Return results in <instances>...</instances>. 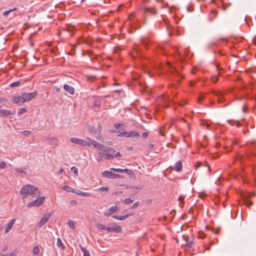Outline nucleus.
Instances as JSON below:
<instances>
[{
  "mask_svg": "<svg viewBox=\"0 0 256 256\" xmlns=\"http://www.w3.org/2000/svg\"><path fill=\"white\" fill-rule=\"evenodd\" d=\"M1 256H16V252H10L4 254H2Z\"/></svg>",
  "mask_w": 256,
  "mask_h": 256,
  "instance_id": "36",
  "label": "nucleus"
},
{
  "mask_svg": "<svg viewBox=\"0 0 256 256\" xmlns=\"http://www.w3.org/2000/svg\"><path fill=\"white\" fill-rule=\"evenodd\" d=\"M47 140L50 144L55 146H58V140L54 136H49Z\"/></svg>",
  "mask_w": 256,
  "mask_h": 256,
  "instance_id": "13",
  "label": "nucleus"
},
{
  "mask_svg": "<svg viewBox=\"0 0 256 256\" xmlns=\"http://www.w3.org/2000/svg\"><path fill=\"white\" fill-rule=\"evenodd\" d=\"M142 136L144 138H146L148 136V134L146 132H144Z\"/></svg>",
  "mask_w": 256,
  "mask_h": 256,
  "instance_id": "49",
  "label": "nucleus"
},
{
  "mask_svg": "<svg viewBox=\"0 0 256 256\" xmlns=\"http://www.w3.org/2000/svg\"><path fill=\"white\" fill-rule=\"evenodd\" d=\"M64 172V170L62 168H60L57 172L58 174H62Z\"/></svg>",
  "mask_w": 256,
  "mask_h": 256,
  "instance_id": "46",
  "label": "nucleus"
},
{
  "mask_svg": "<svg viewBox=\"0 0 256 256\" xmlns=\"http://www.w3.org/2000/svg\"><path fill=\"white\" fill-rule=\"evenodd\" d=\"M81 250L83 252V256H90V254L88 250L85 248L80 246Z\"/></svg>",
  "mask_w": 256,
  "mask_h": 256,
  "instance_id": "23",
  "label": "nucleus"
},
{
  "mask_svg": "<svg viewBox=\"0 0 256 256\" xmlns=\"http://www.w3.org/2000/svg\"><path fill=\"white\" fill-rule=\"evenodd\" d=\"M96 139L99 140H100V141H102V136H98L96 138Z\"/></svg>",
  "mask_w": 256,
  "mask_h": 256,
  "instance_id": "48",
  "label": "nucleus"
},
{
  "mask_svg": "<svg viewBox=\"0 0 256 256\" xmlns=\"http://www.w3.org/2000/svg\"><path fill=\"white\" fill-rule=\"evenodd\" d=\"M110 170L116 172H126L128 174H130L132 173V171L131 170L125 168V169H121V168H111Z\"/></svg>",
  "mask_w": 256,
  "mask_h": 256,
  "instance_id": "14",
  "label": "nucleus"
},
{
  "mask_svg": "<svg viewBox=\"0 0 256 256\" xmlns=\"http://www.w3.org/2000/svg\"><path fill=\"white\" fill-rule=\"evenodd\" d=\"M102 176L104 178H118L120 176L118 174H114L112 172L108 170H105L102 172Z\"/></svg>",
  "mask_w": 256,
  "mask_h": 256,
  "instance_id": "8",
  "label": "nucleus"
},
{
  "mask_svg": "<svg viewBox=\"0 0 256 256\" xmlns=\"http://www.w3.org/2000/svg\"><path fill=\"white\" fill-rule=\"evenodd\" d=\"M149 2L148 0H146L144 2V7L143 8V10L145 13H150L152 14H156V10L154 8L150 6V4L148 3Z\"/></svg>",
  "mask_w": 256,
  "mask_h": 256,
  "instance_id": "4",
  "label": "nucleus"
},
{
  "mask_svg": "<svg viewBox=\"0 0 256 256\" xmlns=\"http://www.w3.org/2000/svg\"><path fill=\"white\" fill-rule=\"evenodd\" d=\"M12 101L14 103L16 104H18L24 103L22 94L20 96L18 95V96H14L13 98Z\"/></svg>",
  "mask_w": 256,
  "mask_h": 256,
  "instance_id": "11",
  "label": "nucleus"
},
{
  "mask_svg": "<svg viewBox=\"0 0 256 256\" xmlns=\"http://www.w3.org/2000/svg\"><path fill=\"white\" fill-rule=\"evenodd\" d=\"M122 126V124H116L114 125V127L116 128H118L120 126Z\"/></svg>",
  "mask_w": 256,
  "mask_h": 256,
  "instance_id": "47",
  "label": "nucleus"
},
{
  "mask_svg": "<svg viewBox=\"0 0 256 256\" xmlns=\"http://www.w3.org/2000/svg\"><path fill=\"white\" fill-rule=\"evenodd\" d=\"M206 237V234L202 232H199L198 234V238H204Z\"/></svg>",
  "mask_w": 256,
  "mask_h": 256,
  "instance_id": "38",
  "label": "nucleus"
},
{
  "mask_svg": "<svg viewBox=\"0 0 256 256\" xmlns=\"http://www.w3.org/2000/svg\"><path fill=\"white\" fill-rule=\"evenodd\" d=\"M56 245L58 248H60L62 250H64V244L60 238H57Z\"/></svg>",
  "mask_w": 256,
  "mask_h": 256,
  "instance_id": "24",
  "label": "nucleus"
},
{
  "mask_svg": "<svg viewBox=\"0 0 256 256\" xmlns=\"http://www.w3.org/2000/svg\"><path fill=\"white\" fill-rule=\"evenodd\" d=\"M62 189L68 192L74 193L75 192V190L73 188L67 185L64 186H62Z\"/></svg>",
  "mask_w": 256,
  "mask_h": 256,
  "instance_id": "20",
  "label": "nucleus"
},
{
  "mask_svg": "<svg viewBox=\"0 0 256 256\" xmlns=\"http://www.w3.org/2000/svg\"><path fill=\"white\" fill-rule=\"evenodd\" d=\"M202 125L206 124V126L207 128H208H208H209L210 125H209L208 124H206V122H204V123H202Z\"/></svg>",
  "mask_w": 256,
  "mask_h": 256,
  "instance_id": "50",
  "label": "nucleus"
},
{
  "mask_svg": "<svg viewBox=\"0 0 256 256\" xmlns=\"http://www.w3.org/2000/svg\"><path fill=\"white\" fill-rule=\"evenodd\" d=\"M7 100H8L6 98H0V102H6Z\"/></svg>",
  "mask_w": 256,
  "mask_h": 256,
  "instance_id": "44",
  "label": "nucleus"
},
{
  "mask_svg": "<svg viewBox=\"0 0 256 256\" xmlns=\"http://www.w3.org/2000/svg\"><path fill=\"white\" fill-rule=\"evenodd\" d=\"M181 196L179 197V200H180Z\"/></svg>",
  "mask_w": 256,
  "mask_h": 256,
  "instance_id": "57",
  "label": "nucleus"
},
{
  "mask_svg": "<svg viewBox=\"0 0 256 256\" xmlns=\"http://www.w3.org/2000/svg\"><path fill=\"white\" fill-rule=\"evenodd\" d=\"M134 50L136 51V53H138V50H137L136 48V49Z\"/></svg>",
  "mask_w": 256,
  "mask_h": 256,
  "instance_id": "55",
  "label": "nucleus"
},
{
  "mask_svg": "<svg viewBox=\"0 0 256 256\" xmlns=\"http://www.w3.org/2000/svg\"><path fill=\"white\" fill-rule=\"evenodd\" d=\"M16 8H14V9H12V10H6L4 12H3V15L4 16H8L10 12L14 11V10H16Z\"/></svg>",
  "mask_w": 256,
  "mask_h": 256,
  "instance_id": "32",
  "label": "nucleus"
},
{
  "mask_svg": "<svg viewBox=\"0 0 256 256\" xmlns=\"http://www.w3.org/2000/svg\"><path fill=\"white\" fill-rule=\"evenodd\" d=\"M174 169L176 172H180L182 169V163L181 161L177 162L174 166Z\"/></svg>",
  "mask_w": 256,
  "mask_h": 256,
  "instance_id": "18",
  "label": "nucleus"
},
{
  "mask_svg": "<svg viewBox=\"0 0 256 256\" xmlns=\"http://www.w3.org/2000/svg\"><path fill=\"white\" fill-rule=\"evenodd\" d=\"M40 252V248L39 247L37 246H36L34 247L33 250H32V254L34 255H37Z\"/></svg>",
  "mask_w": 256,
  "mask_h": 256,
  "instance_id": "26",
  "label": "nucleus"
},
{
  "mask_svg": "<svg viewBox=\"0 0 256 256\" xmlns=\"http://www.w3.org/2000/svg\"><path fill=\"white\" fill-rule=\"evenodd\" d=\"M74 194L80 195V196H90V193L84 192L80 190H75Z\"/></svg>",
  "mask_w": 256,
  "mask_h": 256,
  "instance_id": "21",
  "label": "nucleus"
},
{
  "mask_svg": "<svg viewBox=\"0 0 256 256\" xmlns=\"http://www.w3.org/2000/svg\"><path fill=\"white\" fill-rule=\"evenodd\" d=\"M182 54H181V52L179 51V50L178 52V59L182 61L183 60L182 58Z\"/></svg>",
  "mask_w": 256,
  "mask_h": 256,
  "instance_id": "39",
  "label": "nucleus"
},
{
  "mask_svg": "<svg viewBox=\"0 0 256 256\" xmlns=\"http://www.w3.org/2000/svg\"><path fill=\"white\" fill-rule=\"evenodd\" d=\"M168 66H170L171 68V70H170V72L172 73H174V72H176V73L179 75V73L178 72H176V68L175 66H173L171 65V64L170 63V62H168Z\"/></svg>",
  "mask_w": 256,
  "mask_h": 256,
  "instance_id": "27",
  "label": "nucleus"
},
{
  "mask_svg": "<svg viewBox=\"0 0 256 256\" xmlns=\"http://www.w3.org/2000/svg\"><path fill=\"white\" fill-rule=\"evenodd\" d=\"M186 246L189 248H190L192 246V242H187L186 243Z\"/></svg>",
  "mask_w": 256,
  "mask_h": 256,
  "instance_id": "41",
  "label": "nucleus"
},
{
  "mask_svg": "<svg viewBox=\"0 0 256 256\" xmlns=\"http://www.w3.org/2000/svg\"><path fill=\"white\" fill-rule=\"evenodd\" d=\"M44 199V196H38L34 201L28 203L27 206L28 208H30L32 206H41L43 204Z\"/></svg>",
  "mask_w": 256,
  "mask_h": 256,
  "instance_id": "3",
  "label": "nucleus"
},
{
  "mask_svg": "<svg viewBox=\"0 0 256 256\" xmlns=\"http://www.w3.org/2000/svg\"><path fill=\"white\" fill-rule=\"evenodd\" d=\"M26 112V108H19L18 111V116H20Z\"/></svg>",
  "mask_w": 256,
  "mask_h": 256,
  "instance_id": "29",
  "label": "nucleus"
},
{
  "mask_svg": "<svg viewBox=\"0 0 256 256\" xmlns=\"http://www.w3.org/2000/svg\"><path fill=\"white\" fill-rule=\"evenodd\" d=\"M50 215L49 214H44L42 217L40 221L38 223L37 226L41 227L44 224L49 220Z\"/></svg>",
  "mask_w": 256,
  "mask_h": 256,
  "instance_id": "9",
  "label": "nucleus"
},
{
  "mask_svg": "<svg viewBox=\"0 0 256 256\" xmlns=\"http://www.w3.org/2000/svg\"><path fill=\"white\" fill-rule=\"evenodd\" d=\"M242 110L244 112H246V108L245 107H244L243 108H242Z\"/></svg>",
  "mask_w": 256,
  "mask_h": 256,
  "instance_id": "53",
  "label": "nucleus"
},
{
  "mask_svg": "<svg viewBox=\"0 0 256 256\" xmlns=\"http://www.w3.org/2000/svg\"><path fill=\"white\" fill-rule=\"evenodd\" d=\"M204 96H202V95L198 97V102L200 103V102H201L202 100H204Z\"/></svg>",
  "mask_w": 256,
  "mask_h": 256,
  "instance_id": "43",
  "label": "nucleus"
},
{
  "mask_svg": "<svg viewBox=\"0 0 256 256\" xmlns=\"http://www.w3.org/2000/svg\"><path fill=\"white\" fill-rule=\"evenodd\" d=\"M100 104L101 100L100 98H97L94 100L91 106L92 108H98L100 106Z\"/></svg>",
  "mask_w": 256,
  "mask_h": 256,
  "instance_id": "17",
  "label": "nucleus"
},
{
  "mask_svg": "<svg viewBox=\"0 0 256 256\" xmlns=\"http://www.w3.org/2000/svg\"><path fill=\"white\" fill-rule=\"evenodd\" d=\"M22 133L24 134V135L28 136L31 134V132L29 130H25L22 132Z\"/></svg>",
  "mask_w": 256,
  "mask_h": 256,
  "instance_id": "40",
  "label": "nucleus"
},
{
  "mask_svg": "<svg viewBox=\"0 0 256 256\" xmlns=\"http://www.w3.org/2000/svg\"><path fill=\"white\" fill-rule=\"evenodd\" d=\"M128 214H126L125 216H116V215H114L112 216V218L116 219V220H125L126 218H128Z\"/></svg>",
  "mask_w": 256,
  "mask_h": 256,
  "instance_id": "22",
  "label": "nucleus"
},
{
  "mask_svg": "<svg viewBox=\"0 0 256 256\" xmlns=\"http://www.w3.org/2000/svg\"><path fill=\"white\" fill-rule=\"evenodd\" d=\"M141 42L142 45H144L145 47H146V45L149 42V41H148L146 40L143 39V40H142Z\"/></svg>",
  "mask_w": 256,
  "mask_h": 256,
  "instance_id": "34",
  "label": "nucleus"
},
{
  "mask_svg": "<svg viewBox=\"0 0 256 256\" xmlns=\"http://www.w3.org/2000/svg\"><path fill=\"white\" fill-rule=\"evenodd\" d=\"M24 102H29L34 98L38 94L36 90L30 93H22Z\"/></svg>",
  "mask_w": 256,
  "mask_h": 256,
  "instance_id": "5",
  "label": "nucleus"
},
{
  "mask_svg": "<svg viewBox=\"0 0 256 256\" xmlns=\"http://www.w3.org/2000/svg\"><path fill=\"white\" fill-rule=\"evenodd\" d=\"M98 190L102 191V192H103V191L107 192L108 190V188L106 187V186L100 187L98 188Z\"/></svg>",
  "mask_w": 256,
  "mask_h": 256,
  "instance_id": "35",
  "label": "nucleus"
},
{
  "mask_svg": "<svg viewBox=\"0 0 256 256\" xmlns=\"http://www.w3.org/2000/svg\"><path fill=\"white\" fill-rule=\"evenodd\" d=\"M64 89L68 92L70 94H74V89L73 87L72 86H70L68 84H64Z\"/></svg>",
  "mask_w": 256,
  "mask_h": 256,
  "instance_id": "16",
  "label": "nucleus"
},
{
  "mask_svg": "<svg viewBox=\"0 0 256 256\" xmlns=\"http://www.w3.org/2000/svg\"><path fill=\"white\" fill-rule=\"evenodd\" d=\"M87 140H84L77 138H72L70 139V140L73 144L84 146H94L98 151V154L99 156L97 158L98 162H100L104 158L106 159H112L114 158L120 156V152L115 153L114 150L110 147L102 145L88 138Z\"/></svg>",
  "mask_w": 256,
  "mask_h": 256,
  "instance_id": "1",
  "label": "nucleus"
},
{
  "mask_svg": "<svg viewBox=\"0 0 256 256\" xmlns=\"http://www.w3.org/2000/svg\"><path fill=\"white\" fill-rule=\"evenodd\" d=\"M20 194L24 198H26L28 195H31L32 196L35 197L37 194H40V192L37 187L30 184H26L22 188Z\"/></svg>",
  "mask_w": 256,
  "mask_h": 256,
  "instance_id": "2",
  "label": "nucleus"
},
{
  "mask_svg": "<svg viewBox=\"0 0 256 256\" xmlns=\"http://www.w3.org/2000/svg\"><path fill=\"white\" fill-rule=\"evenodd\" d=\"M72 202H73V204H76V202L75 200H72Z\"/></svg>",
  "mask_w": 256,
  "mask_h": 256,
  "instance_id": "54",
  "label": "nucleus"
},
{
  "mask_svg": "<svg viewBox=\"0 0 256 256\" xmlns=\"http://www.w3.org/2000/svg\"><path fill=\"white\" fill-rule=\"evenodd\" d=\"M6 249H7V248H6H6H5V249H4V250H6Z\"/></svg>",
  "mask_w": 256,
  "mask_h": 256,
  "instance_id": "58",
  "label": "nucleus"
},
{
  "mask_svg": "<svg viewBox=\"0 0 256 256\" xmlns=\"http://www.w3.org/2000/svg\"><path fill=\"white\" fill-rule=\"evenodd\" d=\"M218 78L216 76H212V81L213 82H216L218 81Z\"/></svg>",
  "mask_w": 256,
  "mask_h": 256,
  "instance_id": "42",
  "label": "nucleus"
},
{
  "mask_svg": "<svg viewBox=\"0 0 256 256\" xmlns=\"http://www.w3.org/2000/svg\"><path fill=\"white\" fill-rule=\"evenodd\" d=\"M2 254L0 253V256H1Z\"/></svg>",
  "mask_w": 256,
  "mask_h": 256,
  "instance_id": "59",
  "label": "nucleus"
},
{
  "mask_svg": "<svg viewBox=\"0 0 256 256\" xmlns=\"http://www.w3.org/2000/svg\"><path fill=\"white\" fill-rule=\"evenodd\" d=\"M14 170L20 174H27V168H17L14 169Z\"/></svg>",
  "mask_w": 256,
  "mask_h": 256,
  "instance_id": "19",
  "label": "nucleus"
},
{
  "mask_svg": "<svg viewBox=\"0 0 256 256\" xmlns=\"http://www.w3.org/2000/svg\"><path fill=\"white\" fill-rule=\"evenodd\" d=\"M71 170L73 172L76 176H78V170L76 167L72 166L70 168Z\"/></svg>",
  "mask_w": 256,
  "mask_h": 256,
  "instance_id": "31",
  "label": "nucleus"
},
{
  "mask_svg": "<svg viewBox=\"0 0 256 256\" xmlns=\"http://www.w3.org/2000/svg\"><path fill=\"white\" fill-rule=\"evenodd\" d=\"M118 136H126L128 138L129 137H138L140 134L137 132L136 131H130V132H126L124 131V132H121L118 134Z\"/></svg>",
  "mask_w": 256,
  "mask_h": 256,
  "instance_id": "7",
  "label": "nucleus"
},
{
  "mask_svg": "<svg viewBox=\"0 0 256 256\" xmlns=\"http://www.w3.org/2000/svg\"><path fill=\"white\" fill-rule=\"evenodd\" d=\"M20 82L19 81H16V82H12L10 84V86L12 87V88L16 87V86H18L20 85Z\"/></svg>",
  "mask_w": 256,
  "mask_h": 256,
  "instance_id": "30",
  "label": "nucleus"
},
{
  "mask_svg": "<svg viewBox=\"0 0 256 256\" xmlns=\"http://www.w3.org/2000/svg\"><path fill=\"white\" fill-rule=\"evenodd\" d=\"M97 229L99 230H106L107 227L105 226L104 225L100 223H97L96 226Z\"/></svg>",
  "mask_w": 256,
  "mask_h": 256,
  "instance_id": "25",
  "label": "nucleus"
},
{
  "mask_svg": "<svg viewBox=\"0 0 256 256\" xmlns=\"http://www.w3.org/2000/svg\"><path fill=\"white\" fill-rule=\"evenodd\" d=\"M194 82H190V85L191 86H194Z\"/></svg>",
  "mask_w": 256,
  "mask_h": 256,
  "instance_id": "51",
  "label": "nucleus"
},
{
  "mask_svg": "<svg viewBox=\"0 0 256 256\" xmlns=\"http://www.w3.org/2000/svg\"><path fill=\"white\" fill-rule=\"evenodd\" d=\"M254 173L255 175H256V168L254 170Z\"/></svg>",
  "mask_w": 256,
  "mask_h": 256,
  "instance_id": "52",
  "label": "nucleus"
},
{
  "mask_svg": "<svg viewBox=\"0 0 256 256\" xmlns=\"http://www.w3.org/2000/svg\"><path fill=\"white\" fill-rule=\"evenodd\" d=\"M6 166V163L4 161L0 162V168H4Z\"/></svg>",
  "mask_w": 256,
  "mask_h": 256,
  "instance_id": "37",
  "label": "nucleus"
},
{
  "mask_svg": "<svg viewBox=\"0 0 256 256\" xmlns=\"http://www.w3.org/2000/svg\"><path fill=\"white\" fill-rule=\"evenodd\" d=\"M16 220V218H14L12 219L9 222L8 224L6 226V227L4 230V232L5 234H8L10 230L12 228V226H14L15 222Z\"/></svg>",
  "mask_w": 256,
  "mask_h": 256,
  "instance_id": "10",
  "label": "nucleus"
},
{
  "mask_svg": "<svg viewBox=\"0 0 256 256\" xmlns=\"http://www.w3.org/2000/svg\"><path fill=\"white\" fill-rule=\"evenodd\" d=\"M124 202L126 204H132V202H133V200L130 198H126L124 200Z\"/></svg>",
  "mask_w": 256,
  "mask_h": 256,
  "instance_id": "33",
  "label": "nucleus"
},
{
  "mask_svg": "<svg viewBox=\"0 0 256 256\" xmlns=\"http://www.w3.org/2000/svg\"><path fill=\"white\" fill-rule=\"evenodd\" d=\"M138 205V202H135L134 204L132 205V208H136V207H137Z\"/></svg>",
  "mask_w": 256,
  "mask_h": 256,
  "instance_id": "45",
  "label": "nucleus"
},
{
  "mask_svg": "<svg viewBox=\"0 0 256 256\" xmlns=\"http://www.w3.org/2000/svg\"><path fill=\"white\" fill-rule=\"evenodd\" d=\"M132 16H132H130L129 18H131Z\"/></svg>",
  "mask_w": 256,
  "mask_h": 256,
  "instance_id": "56",
  "label": "nucleus"
},
{
  "mask_svg": "<svg viewBox=\"0 0 256 256\" xmlns=\"http://www.w3.org/2000/svg\"><path fill=\"white\" fill-rule=\"evenodd\" d=\"M14 114V111L0 108V116H6L9 115H13Z\"/></svg>",
  "mask_w": 256,
  "mask_h": 256,
  "instance_id": "12",
  "label": "nucleus"
},
{
  "mask_svg": "<svg viewBox=\"0 0 256 256\" xmlns=\"http://www.w3.org/2000/svg\"><path fill=\"white\" fill-rule=\"evenodd\" d=\"M106 231L108 232H122V228L120 226L116 223H112L110 224V226L107 227Z\"/></svg>",
  "mask_w": 256,
  "mask_h": 256,
  "instance_id": "6",
  "label": "nucleus"
},
{
  "mask_svg": "<svg viewBox=\"0 0 256 256\" xmlns=\"http://www.w3.org/2000/svg\"><path fill=\"white\" fill-rule=\"evenodd\" d=\"M68 226L72 228V230H74L75 228H76V226H75V225H74V222L72 220H70L68 222Z\"/></svg>",
  "mask_w": 256,
  "mask_h": 256,
  "instance_id": "28",
  "label": "nucleus"
},
{
  "mask_svg": "<svg viewBox=\"0 0 256 256\" xmlns=\"http://www.w3.org/2000/svg\"><path fill=\"white\" fill-rule=\"evenodd\" d=\"M117 210V208L115 206H111L108 210L104 212V214L106 216H110Z\"/></svg>",
  "mask_w": 256,
  "mask_h": 256,
  "instance_id": "15",
  "label": "nucleus"
}]
</instances>
